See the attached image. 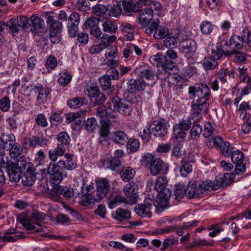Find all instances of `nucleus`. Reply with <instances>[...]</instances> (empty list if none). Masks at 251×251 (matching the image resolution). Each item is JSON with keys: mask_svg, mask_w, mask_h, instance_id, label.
<instances>
[{"mask_svg": "<svg viewBox=\"0 0 251 251\" xmlns=\"http://www.w3.org/2000/svg\"><path fill=\"white\" fill-rule=\"evenodd\" d=\"M73 155L71 153H66L65 157L66 160H60L56 162L54 160L53 164L52 160H50L47 169L42 170V172L44 174L47 173L51 175V180L55 183H60L62 181L63 177L66 176L65 173H63L61 171L63 170H73L76 167L75 161L72 159Z\"/></svg>", "mask_w": 251, "mask_h": 251, "instance_id": "nucleus-1", "label": "nucleus"}, {"mask_svg": "<svg viewBox=\"0 0 251 251\" xmlns=\"http://www.w3.org/2000/svg\"><path fill=\"white\" fill-rule=\"evenodd\" d=\"M96 191L94 192L97 200H101L104 198L108 201V207L110 209L114 208L122 201L121 197L117 193H114L110 189L109 181L105 178H98L96 179Z\"/></svg>", "mask_w": 251, "mask_h": 251, "instance_id": "nucleus-2", "label": "nucleus"}, {"mask_svg": "<svg viewBox=\"0 0 251 251\" xmlns=\"http://www.w3.org/2000/svg\"><path fill=\"white\" fill-rule=\"evenodd\" d=\"M146 86V83L142 79H131L124 85V88L126 91L124 94V96L126 100L131 103H141V98L139 95H136L135 92L143 91Z\"/></svg>", "mask_w": 251, "mask_h": 251, "instance_id": "nucleus-3", "label": "nucleus"}, {"mask_svg": "<svg viewBox=\"0 0 251 251\" xmlns=\"http://www.w3.org/2000/svg\"><path fill=\"white\" fill-rule=\"evenodd\" d=\"M45 214L36 210L31 214V218H23L20 219V222L23 226L27 230H34L35 232L43 231L45 233L41 234L42 236H48V230L45 227H43L40 223V221L45 219Z\"/></svg>", "mask_w": 251, "mask_h": 251, "instance_id": "nucleus-4", "label": "nucleus"}, {"mask_svg": "<svg viewBox=\"0 0 251 251\" xmlns=\"http://www.w3.org/2000/svg\"><path fill=\"white\" fill-rule=\"evenodd\" d=\"M57 139L59 142L57 146L53 150H50L49 152V157L50 160L53 161L52 165L53 164L54 160H57L58 156H61L64 154L71 142L69 135L65 131L60 132Z\"/></svg>", "mask_w": 251, "mask_h": 251, "instance_id": "nucleus-5", "label": "nucleus"}, {"mask_svg": "<svg viewBox=\"0 0 251 251\" xmlns=\"http://www.w3.org/2000/svg\"><path fill=\"white\" fill-rule=\"evenodd\" d=\"M209 98H199L191 102L192 114L190 119H194L195 122H199L202 118V113L207 114L209 103L207 100Z\"/></svg>", "mask_w": 251, "mask_h": 251, "instance_id": "nucleus-6", "label": "nucleus"}, {"mask_svg": "<svg viewBox=\"0 0 251 251\" xmlns=\"http://www.w3.org/2000/svg\"><path fill=\"white\" fill-rule=\"evenodd\" d=\"M107 106L109 110L122 113L124 116L129 115L131 112L130 105L117 96L114 97L111 102H107Z\"/></svg>", "mask_w": 251, "mask_h": 251, "instance_id": "nucleus-7", "label": "nucleus"}, {"mask_svg": "<svg viewBox=\"0 0 251 251\" xmlns=\"http://www.w3.org/2000/svg\"><path fill=\"white\" fill-rule=\"evenodd\" d=\"M87 91L92 105H101L105 101V95L100 92L98 86L92 84L88 86Z\"/></svg>", "mask_w": 251, "mask_h": 251, "instance_id": "nucleus-8", "label": "nucleus"}, {"mask_svg": "<svg viewBox=\"0 0 251 251\" xmlns=\"http://www.w3.org/2000/svg\"><path fill=\"white\" fill-rule=\"evenodd\" d=\"M108 108L107 105L106 106L101 105L97 109V116L100 118V122L101 127L110 126L111 120L112 119H116L117 121L116 115L112 114L111 110L108 111ZM114 121L113 120V122Z\"/></svg>", "mask_w": 251, "mask_h": 251, "instance_id": "nucleus-9", "label": "nucleus"}, {"mask_svg": "<svg viewBox=\"0 0 251 251\" xmlns=\"http://www.w3.org/2000/svg\"><path fill=\"white\" fill-rule=\"evenodd\" d=\"M188 93L191 96L190 99H194L196 97L210 98V89L205 83H200L199 86H191L188 89Z\"/></svg>", "mask_w": 251, "mask_h": 251, "instance_id": "nucleus-10", "label": "nucleus"}, {"mask_svg": "<svg viewBox=\"0 0 251 251\" xmlns=\"http://www.w3.org/2000/svg\"><path fill=\"white\" fill-rule=\"evenodd\" d=\"M148 34H153L155 39H161L169 35L168 29L163 25H158L157 22H153L145 29Z\"/></svg>", "mask_w": 251, "mask_h": 251, "instance_id": "nucleus-11", "label": "nucleus"}, {"mask_svg": "<svg viewBox=\"0 0 251 251\" xmlns=\"http://www.w3.org/2000/svg\"><path fill=\"white\" fill-rule=\"evenodd\" d=\"M167 184V178L164 176H160L157 178L154 185V189L166 202L171 196V192L166 188Z\"/></svg>", "mask_w": 251, "mask_h": 251, "instance_id": "nucleus-12", "label": "nucleus"}, {"mask_svg": "<svg viewBox=\"0 0 251 251\" xmlns=\"http://www.w3.org/2000/svg\"><path fill=\"white\" fill-rule=\"evenodd\" d=\"M169 126L165 120L154 121L150 125V128L154 136L161 138L167 134Z\"/></svg>", "mask_w": 251, "mask_h": 251, "instance_id": "nucleus-13", "label": "nucleus"}, {"mask_svg": "<svg viewBox=\"0 0 251 251\" xmlns=\"http://www.w3.org/2000/svg\"><path fill=\"white\" fill-rule=\"evenodd\" d=\"M138 187L135 183L130 182L126 185L123 189L126 195V201L127 203L133 204L137 202Z\"/></svg>", "mask_w": 251, "mask_h": 251, "instance_id": "nucleus-14", "label": "nucleus"}, {"mask_svg": "<svg viewBox=\"0 0 251 251\" xmlns=\"http://www.w3.org/2000/svg\"><path fill=\"white\" fill-rule=\"evenodd\" d=\"M149 8H146L144 9H140V14L138 18V23L141 25L142 28L147 27L152 20L153 16L154 6L152 4L150 5Z\"/></svg>", "mask_w": 251, "mask_h": 251, "instance_id": "nucleus-15", "label": "nucleus"}, {"mask_svg": "<svg viewBox=\"0 0 251 251\" xmlns=\"http://www.w3.org/2000/svg\"><path fill=\"white\" fill-rule=\"evenodd\" d=\"M9 138L8 139L7 147L6 150L9 151V154L12 158H16L20 156L23 152V147L18 143L13 141L14 136L13 134H9Z\"/></svg>", "mask_w": 251, "mask_h": 251, "instance_id": "nucleus-16", "label": "nucleus"}, {"mask_svg": "<svg viewBox=\"0 0 251 251\" xmlns=\"http://www.w3.org/2000/svg\"><path fill=\"white\" fill-rule=\"evenodd\" d=\"M213 141L214 144L221 151L223 155L229 157L233 152V148L231 146L230 144L228 142H224L221 137H215Z\"/></svg>", "mask_w": 251, "mask_h": 251, "instance_id": "nucleus-17", "label": "nucleus"}, {"mask_svg": "<svg viewBox=\"0 0 251 251\" xmlns=\"http://www.w3.org/2000/svg\"><path fill=\"white\" fill-rule=\"evenodd\" d=\"M235 174L233 173H226L223 176H218L215 180L217 189L225 188L230 185L233 182Z\"/></svg>", "mask_w": 251, "mask_h": 251, "instance_id": "nucleus-18", "label": "nucleus"}, {"mask_svg": "<svg viewBox=\"0 0 251 251\" xmlns=\"http://www.w3.org/2000/svg\"><path fill=\"white\" fill-rule=\"evenodd\" d=\"M201 194L198 184L195 181L189 182L185 189V196L190 199L197 198Z\"/></svg>", "mask_w": 251, "mask_h": 251, "instance_id": "nucleus-19", "label": "nucleus"}, {"mask_svg": "<svg viewBox=\"0 0 251 251\" xmlns=\"http://www.w3.org/2000/svg\"><path fill=\"white\" fill-rule=\"evenodd\" d=\"M137 70V73L142 78L148 80H154L155 76L154 71L152 67L149 66V65L142 63Z\"/></svg>", "mask_w": 251, "mask_h": 251, "instance_id": "nucleus-20", "label": "nucleus"}, {"mask_svg": "<svg viewBox=\"0 0 251 251\" xmlns=\"http://www.w3.org/2000/svg\"><path fill=\"white\" fill-rule=\"evenodd\" d=\"M122 5L126 12L131 13L140 11L143 6H144V3L140 0L133 3L132 0H123Z\"/></svg>", "mask_w": 251, "mask_h": 251, "instance_id": "nucleus-21", "label": "nucleus"}, {"mask_svg": "<svg viewBox=\"0 0 251 251\" xmlns=\"http://www.w3.org/2000/svg\"><path fill=\"white\" fill-rule=\"evenodd\" d=\"M152 205L151 203L138 204L135 207L134 210L137 214L142 218H150L151 216V209Z\"/></svg>", "mask_w": 251, "mask_h": 251, "instance_id": "nucleus-22", "label": "nucleus"}, {"mask_svg": "<svg viewBox=\"0 0 251 251\" xmlns=\"http://www.w3.org/2000/svg\"><path fill=\"white\" fill-rule=\"evenodd\" d=\"M36 179V174L34 169L28 167L22 177V182L24 185L27 186H32Z\"/></svg>", "mask_w": 251, "mask_h": 251, "instance_id": "nucleus-23", "label": "nucleus"}, {"mask_svg": "<svg viewBox=\"0 0 251 251\" xmlns=\"http://www.w3.org/2000/svg\"><path fill=\"white\" fill-rule=\"evenodd\" d=\"M78 188H75V189L72 188L67 186H63L62 195L66 199H70L73 198L75 194L76 195H80L83 193V187L84 184L81 183L79 185L77 184Z\"/></svg>", "mask_w": 251, "mask_h": 251, "instance_id": "nucleus-24", "label": "nucleus"}, {"mask_svg": "<svg viewBox=\"0 0 251 251\" xmlns=\"http://www.w3.org/2000/svg\"><path fill=\"white\" fill-rule=\"evenodd\" d=\"M181 32L176 30L174 35H168L164 40V45L168 48H174L180 42V35Z\"/></svg>", "mask_w": 251, "mask_h": 251, "instance_id": "nucleus-25", "label": "nucleus"}, {"mask_svg": "<svg viewBox=\"0 0 251 251\" xmlns=\"http://www.w3.org/2000/svg\"><path fill=\"white\" fill-rule=\"evenodd\" d=\"M150 61L153 66L161 67L172 63L171 60H168L167 57L161 53L151 56L150 58Z\"/></svg>", "mask_w": 251, "mask_h": 251, "instance_id": "nucleus-26", "label": "nucleus"}, {"mask_svg": "<svg viewBox=\"0 0 251 251\" xmlns=\"http://www.w3.org/2000/svg\"><path fill=\"white\" fill-rule=\"evenodd\" d=\"M110 139L116 144L125 145L128 140V136L124 131L118 130L112 133Z\"/></svg>", "mask_w": 251, "mask_h": 251, "instance_id": "nucleus-27", "label": "nucleus"}, {"mask_svg": "<svg viewBox=\"0 0 251 251\" xmlns=\"http://www.w3.org/2000/svg\"><path fill=\"white\" fill-rule=\"evenodd\" d=\"M35 93L38 94L37 101L39 103L43 102L46 100L50 94V89L45 87H44L40 83H38L35 86Z\"/></svg>", "mask_w": 251, "mask_h": 251, "instance_id": "nucleus-28", "label": "nucleus"}, {"mask_svg": "<svg viewBox=\"0 0 251 251\" xmlns=\"http://www.w3.org/2000/svg\"><path fill=\"white\" fill-rule=\"evenodd\" d=\"M98 197H96L94 193L87 194L82 196L79 200L80 204L86 206H92L96 203H99L100 201L97 200Z\"/></svg>", "mask_w": 251, "mask_h": 251, "instance_id": "nucleus-29", "label": "nucleus"}, {"mask_svg": "<svg viewBox=\"0 0 251 251\" xmlns=\"http://www.w3.org/2000/svg\"><path fill=\"white\" fill-rule=\"evenodd\" d=\"M49 143V140L42 135L32 136L29 139V146L32 148H35L38 146L42 147H46Z\"/></svg>", "mask_w": 251, "mask_h": 251, "instance_id": "nucleus-30", "label": "nucleus"}, {"mask_svg": "<svg viewBox=\"0 0 251 251\" xmlns=\"http://www.w3.org/2000/svg\"><path fill=\"white\" fill-rule=\"evenodd\" d=\"M173 67L174 65L172 63L170 65H165L158 69L155 75L157 79L166 81L170 75V72L172 70Z\"/></svg>", "mask_w": 251, "mask_h": 251, "instance_id": "nucleus-31", "label": "nucleus"}, {"mask_svg": "<svg viewBox=\"0 0 251 251\" xmlns=\"http://www.w3.org/2000/svg\"><path fill=\"white\" fill-rule=\"evenodd\" d=\"M197 50V44L192 39L187 40L185 45L180 48V51L184 54H193Z\"/></svg>", "mask_w": 251, "mask_h": 251, "instance_id": "nucleus-32", "label": "nucleus"}, {"mask_svg": "<svg viewBox=\"0 0 251 251\" xmlns=\"http://www.w3.org/2000/svg\"><path fill=\"white\" fill-rule=\"evenodd\" d=\"M6 171L9 176V179L12 182H18L22 178L23 172L14 168L13 166H11L9 164L6 167Z\"/></svg>", "mask_w": 251, "mask_h": 251, "instance_id": "nucleus-33", "label": "nucleus"}, {"mask_svg": "<svg viewBox=\"0 0 251 251\" xmlns=\"http://www.w3.org/2000/svg\"><path fill=\"white\" fill-rule=\"evenodd\" d=\"M164 163L160 158H155L150 165V173L152 175L157 176L162 170Z\"/></svg>", "mask_w": 251, "mask_h": 251, "instance_id": "nucleus-34", "label": "nucleus"}, {"mask_svg": "<svg viewBox=\"0 0 251 251\" xmlns=\"http://www.w3.org/2000/svg\"><path fill=\"white\" fill-rule=\"evenodd\" d=\"M102 23L101 26L104 32L113 34L117 31L118 27L114 22L105 19L102 20Z\"/></svg>", "mask_w": 251, "mask_h": 251, "instance_id": "nucleus-35", "label": "nucleus"}, {"mask_svg": "<svg viewBox=\"0 0 251 251\" xmlns=\"http://www.w3.org/2000/svg\"><path fill=\"white\" fill-rule=\"evenodd\" d=\"M110 129V126L101 127L100 133V136L99 139V143L100 144L104 146H107L109 145V140H111L110 139V136L108 137V135L109 134V131Z\"/></svg>", "mask_w": 251, "mask_h": 251, "instance_id": "nucleus-36", "label": "nucleus"}, {"mask_svg": "<svg viewBox=\"0 0 251 251\" xmlns=\"http://www.w3.org/2000/svg\"><path fill=\"white\" fill-rule=\"evenodd\" d=\"M198 186L200 190L201 191V194L206 191L217 190V185L215 181L214 182L209 180L201 181L198 184Z\"/></svg>", "mask_w": 251, "mask_h": 251, "instance_id": "nucleus-37", "label": "nucleus"}, {"mask_svg": "<svg viewBox=\"0 0 251 251\" xmlns=\"http://www.w3.org/2000/svg\"><path fill=\"white\" fill-rule=\"evenodd\" d=\"M135 175V170L129 167L122 168L120 172L121 177L125 182H128L132 179Z\"/></svg>", "mask_w": 251, "mask_h": 251, "instance_id": "nucleus-38", "label": "nucleus"}, {"mask_svg": "<svg viewBox=\"0 0 251 251\" xmlns=\"http://www.w3.org/2000/svg\"><path fill=\"white\" fill-rule=\"evenodd\" d=\"M244 38L236 35H232L229 40V46H234V50H239L243 48Z\"/></svg>", "mask_w": 251, "mask_h": 251, "instance_id": "nucleus-39", "label": "nucleus"}, {"mask_svg": "<svg viewBox=\"0 0 251 251\" xmlns=\"http://www.w3.org/2000/svg\"><path fill=\"white\" fill-rule=\"evenodd\" d=\"M115 219L119 221H123L124 220H128L131 217L130 211L127 209H124L118 208L114 216Z\"/></svg>", "mask_w": 251, "mask_h": 251, "instance_id": "nucleus-40", "label": "nucleus"}, {"mask_svg": "<svg viewBox=\"0 0 251 251\" xmlns=\"http://www.w3.org/2000/svg\"><path fill=\"white\" fill-rule=\"evenodd\" d=\"M9 164L11 166H13L14 168H16L17 169L22 172H23L24 170L25 169L26 166H28L27 168L28 167H31L30 164L25 160L24 156L20 157L16 162L13 163L11 162Z\"/></svg>", "mask_w": 251, "mask_h": 251, "instance_id": "nucleus-41", "label": "nucleus"}, {"mask_svg": "<svg viewBox=\"0 0 251 251\" xmlns=\"http://www.w3.org/2000/svg\"><path fill=\"white\" fill-rule=\"evenodd\" d=\"M87 100L82 97H76L68 101L67 104L71 108H75L81 106L84 104H87Z\"/></svg>", "mask_w": 251, "mask_h": 251, "instance_id": "nucleus-42", "label": "nucleus"}, {"mask_svg": "<svg viewBox=\"0 0 251 251\" xmlns=\"http://www.w3.org/2000/svg\"><path fill=\"white\" fill-rule=\"evenodd\" d=\"M23 237L24 235L22 233L12 235L6 232L3 235L0 236V242H15Z\"/></svg>", "mask_w": 251, "mask_h": 251, "instance_id": "nucleus-43", "label": "nucleus"}, {"mask_svg": "<svg viewBox=\"0 0 251 251\" xmlns=\"http://www.w3.org/2000/svg\"><path fill=\"white\" fill-rule=\"evenodd\" d=\"M193 121V123L195 124V123H197L198 122H195L194 119H190V116L188 117L187 120H183L180 121L178 124H176L174 127L178 128L181 129L182 130H188L190 128Z\"/></svg>", "mask_w": 251, "mask_h": 251, "instance_id": "nucleus-44", "label": "nucleus"}, {"mask_svg": "<svg viewBox=\"0 0 251 251\" xmlns=\"http://www.w3.org/2000/svg\"><path fill=\"white\" fill-rule=\"evenodd\" d=\"M18 21L16 19H11L6 24V26H8L10 29V32L12 35H15L20 31V27L18 25Z\"/></svg>", "mask_w": 251, "mask_h": 251, "instance_id": "nucleus-45", "label": "nucleus"}, {"mask_svg": "<svg viewBox=\"0 0 251 251\" xmlns=\"http://www.w3.org/2000/svg\"><path fill=\"white\" fill-rule=\"evenodd\" d=\"M100 37L101 42L100 43L102 45L104 48L108 47L110 44L113 43L116 40V37L115 35L109 36L106 34H103Z\"/></svg>", "mask_w": 251, "mask_h": 251, "instance_id": "nucleus-46", "label": "nucleus"}, {"mask_svg": "<svg viewBox=\"0 0 251 251\" xmlns=\"http://www.w3.org/2000/svg\"><path fill=\"white\" fill-rule=\"evenodd\" d=\"M192 166L188 161H182L180 167V173L181 176L186 177L188 174L191 172Z\"/></svg>", "mask_w": 251, "mask_h": 251, "instance_id": "nucleus-47", "label": "nucleus"}, {"mask_svg": "<svg viewBox=\"0 0 251 251\" xmlns=\"http://www.w3.org/2000/svg\"><path fill=\"white\" fill-rule=\"evenodd\" d=\"M217 64V61L215 58L211 56H208L205 57L203 60V67L205 70H212L214 69Z\"/></svg>", "mask_w": 251, "mask_h": 251, "instance_id": "nucleus-48", "label": "nucleus"}, {"mask_svg": "<svg viewBox=\"0 0 251 251\" xmlns=\"http://www.w3.org/2000/svg\"><path fill=\"white\" fill-rule=\"evenodd\" d=\"M126 144L127 150L129 151L130 153L136 151L140 147V142L137 139H131L128 140Z\"/></svg>", "mask_w": 251, "mask_h": 251, "instance_id": "nucleus-49", "label": "nucleus"}, {"mask_svg": "<svg viewBox=\"0 0 251 251\" xmlns=\"http://www.w3.org/2000/svg\"><path fill=\"white\" fill-rule=\"evenodd\" d=\"M30 20L32 25L35 29L37 30L43 28L44 24V21L41 18H39L37 15L34 14L31 16Z\"/></svg>", "mask_w": 251, "mask_h": 251, "instance_id": "nucleus-50", "label": "nucleus"}, {"mask_svg": "<svg viewBox=\"0 0 251 251\" xmlns=\"http://www.w3.org/2000/svg\"><path fill=\"white\" fill-rule=\"evenodd\" d=\"M202 131V126L200 124H197L194 126L190 132L191 138L193 139H197L200 136Z\"/></svg>", "mask_w": 251, "mask_h": 251, "instance_id": "nucleus-51", "label": "nucleus"}, {"mask_svg": "<svg viewBox=\"0 0 251 251\" xmlns=\"http://www.w3.org/2000/svg\"><path fill=\"white\" fill-rule=\"evenodd\" d=\"M230 156H231V160L234 164L243 162L244 154L240 150L233 151Z\"/></svg>", "mask_w": 251, "mask_h": 251, "instance_id": "nucleus-52", "label": "nucleus"}, {"mask_svg": "<svg viewBox=\"0 0 251 251\" xmlns=\"http://www.w3.org/2000/svg\"><path fill=\"white\" fill-rule=\"evenodd\" d=\"M100 84L103 90H108L111 85V78L108 75H104L99 78Z\"/></svg>", "mask_w": 251, "mask_h": 251, "instance_id": "nucleus-53", "label": "nucleus"}, {"mask_svg": "<svg viewBox=\"0 0 251 251\" xmlns=\"http://www.w3.org/2000/svg\"><path fill=\"white\" fill-rule=\"evenodd\" d=\"M174 195L176 199L179 200L185 195V189L184 185L178 184L176 185L174 190Z\"/></svg>", "mask_w": 251, "mask_h": 251, "instance_id": "nucleus-54", "label": "nucleus"}, {"mask_svg": "<svg viewBox=\"0 0 251 251\" xmlns=\"http://www.w3.org/2000/svg\"><path fill=\"white\" fill-rule=\"evenodd\" d=\"M119 3L120 4L117 3L116 5H113L111 6L110 8H108V15L115 17H118L120 16L122 12V8L120 2H119Z\"/></svg>", "mask_w": 251, "mask_h": 251, "instance_id": "nucleus-55", "label": "nucleus"}, {"mask_svg": "<svg viewBox=\"0 0 251 251\" xmlns=\"http://www.w3.org/2000/svg\"><path fill=\"white\" fill-rule=\"evenodd\" d=\"M214 25L208 21L202 22L200 25L201 30L204 34H209L213 29Z\"/></svg>", "mask_w": 251, "mask_h": 251, "instance_id": "nucleus-56", "label": "nucleus"}, {"mask_svg": "<svg viewBox=\"0 0 251 251\" xmlns=\"http://www.w3.org/2000/svg\"><path fill=\"white\" fill-rule=\"evenodd\" d=\"M100 19L95 17H90L85 22V25L89 31L99 25Z\"/></svg>", "mask_w": 251, "mask_h": 251, "instance_id": "nucleus-57", "label": "nucleus"}, {"mask_svg": "<svg viewBox=\"0 0 251 251\" xmlns=\"http://www.w3.org/2000/svg\"><path fill=\"white\" fill-rule=\"evenodd\" d=\"M50 179H51V176L50 177ZM50 181L54 184V185L52 186L50 191V195L52 197H58L62 195V188H63V186L58 185L59 183H55L51 180H50Z\"/></svg>", "mask_w": 251, "mask_h": 251, "instance_id": "nucleus-58", "label": "nucleus"}, {"mask_svg": "<svg viewBox=\"0 0 251 251\" xmlns=\"http://www.w3.org/2000/svg\"><path fill=\"white\" fill-rule=\"evenodd\" d=\"M50 34L51 36H54L56 34L61 32L62 24L58 21H56L52 25H50Z\"/></svg>", "mask_w": 251, "mask_h": 251, "instance_id": "nucleus-59", "label": "nucleus"}, {"mask_svg": "<svg viewBox=\"0 0 251 251\" xmlns=\"http://www.w3.org/2000/svg\"><path fill=\"white\" fill-rule=\"evenodd\" d=\"M9 138V134H2L0 137V155L3 154L6 150L8 139Z\"/></svg>", "mask_w": 251, "mask_h": 251, "instance_id": "nucleus-60", "label": "nucleus"}, {"mask_svg": "<svg viewBox=\"0 0 251 251\" xmlns=\"http://www.w3.org/2000/svg\"><path fill=\"white\" fill-rule=\"evenodd\" d=\"M103 63L117 58H118L117 51L116 50L113 49L107 50L105 51Z\"/></svg>", "mask_w": 251, "mask_h": 251, "instance_id": "nucleus-61", "label": "nucleus"}, {"mask_svg": "<svg viewBox=\"0 0 251 251\" xmlns=\"http://www.w3.org/2000/svg\"><path fill=\"white\" fill-rule=\"evenodd\" d=\"M93 12L97 15L101 16L108 11V8L102 4H98L93 9Z\"/></svg>", "mask_w": 251, "mask_h": 251, "instance_id": "nucleus-62", "label": "nucleus"}, {"mask_svg": "<svg viewBox=\"0 0 251 251\" xmlns=\"http://www.w3.org/2000/svg\"><path fill=\"white\" fill-rule=\"evenodd\" d=\"M10 106V101L8 97H4L0 99V109L3 112L7 111Z\"/></svg>", "mask_w": 251, "mask_h": 251, "instance_id": "nucleus-63", "label": "nucleus"}, {"mask_svg": "<svg viewBox=\"0 0 251 251\" xmlns=\"http://www.w3.org/2000/svg\"><path fill=\"white\" fill-rule=\"evenodd\" d=\"M72 76L68 73H64L58 79L59 84L62 86H66L71 81Z\"/></svg>", "mask_w": 251, "mask_h": 251, "instance_id": "nucleus-64", "label": "nucleus"}]
</instances>
